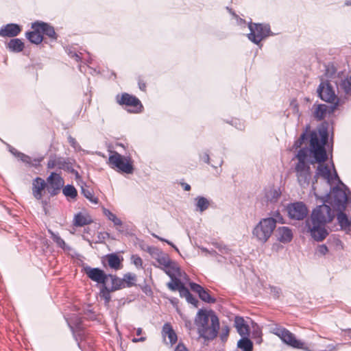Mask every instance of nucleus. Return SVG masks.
I'll return each mask as SVG.
<instances>
[{
	"instance_id": "dca6fc26",
	"label": "nucleus",
	"mask_w": 351,
	"mask_h": 351,
	"mask_svg": "<svg viewBox=\"0 0 351 351\" xmlns=\"http://www.w3.org/2000/svg\"><path fill=\"white\" fill-rule=\"evenodd\" d=\"M123 258L120 257L116 253L108 254L101 259V263L104 267H109L115 271L119 270L123 267Z\"/></svg>"
},
{
	"instance_id": "c85d7f7f",
	"label": "nucleus",
	"mask_w": 351,
	"mask_h": 351,
	"mask_svg": "<svg viewBox=\"0 0 351 351\" xmlns=\"http://www.w3.org/2000/svg\"><path fill=\"white\" fill-rule=\"evenodd\" d=\"M92 223L90 219H87L83 214L78 213L74 217L73 225L77 227H82Z\"/></svg>"
},
{
	"instance_id": "052dcab7",
	"label": "nucleus",
	"mask_w": 351,
	"mask_h": 351,
	"mask_svg": "<svg viewBox=\"0 0 351 351\" xmlns=\"http://www.w3.org/2000/svg\"><path fill=\"white\" fill-rule=\"evenodd\" d=\"M9 151L10 152V153L12 154H13L14 156L19 158L20 156V154H21L22 152L18 151L16 148L13 147H10Z\"/></svg>"
},
{
	"instance_id": "a211bd4d",
	"label": "nucleus",
	"mask_w": 351,
	"mask_h": 351,
	"mask_svg": "<svg viewBox=\"0 0 351 351\" xmlns=\"http://www.w3.org/2000/svg\"><path fill=\"white\" fill-rule=\"evenodd\" d=\"M190 287L191 290L198 294L199 298L207 303H214L216 299L211 296L209 291L205 289L202 286L195 282H191Z\"/></svg>"
},
{
	"instance_id": "f8f14e48",
	"label": "nucleus",
	"mask_w": 351,
	"mask_h": 351,
	"mask_svg": "<svg viewBox=\"0 0 351 351\" xmlns=\"http://www.w3.org/2000/svg\"><path fill=\"white\" fill-rule=\"evenodd\" d=\"M317 92L322 100L332 104L331 106L332 111L338 107L339 98L336 95L332 86L328 81H322L317 89Z\"/></svg>"
},
{
	"instance_id": "423d86ee",
	"label": "nucleus",
	"mask_w": 351,
	"mask_h": 351,
	"mask_svg": "<svg viewBox=\"0 0 351 351\" xmlns=\"http://www.w3.org/2000/svg\"><path fill=\"white\" fill-rule=\"evenodd\" d=\"M334 210H345L348 202L346 191L340 186L333 187L330 193H327L324 199Z\"/></svg>"
},
{
	"instance_id": "2f4dec72",
	"label": "nucleus",
	"mask_w": 351,
	"mask_h": 351,
	"mask_svg": "<svg viewBox=\"0 0 351 351\" xmlns=\"http://www.w3.org/2000/svg\"><path fill=\"white\" fill-rule=\"evenodd\" d=\"M328 106L325 104H319L314 112L315 117L321 121L324 119L326 115Z\"/></svg>"
},
{
	"instance_id": "bb28decb",
	"label": "nucleus",
	"mask_w": 351,
	"mask_h": 351,
	"mask_svg": "<svg viewBox=\"0 0 351 351\" xmlns=\"http://www.w3.org/2000/svg\"><path fill=\"white\" fill-rule=\"evenodd\" d=\"M62 193L68 200H75L77 197V191L72 184H66L62 187Z\"/></svg>"
},
{
	"instance_id": "c03bdc74",
	"label": "nucleus",
	"mask_w": 351,
	"mask_h": 351,
	"mask_svg": "<svg viewBox=\"0 0 351 351\" xmlns=\"http://www.w3.org/2000/svg\"><path fill=\"white\" fill-rule=\"evenodd\" d=\"M110 237V234L107 232H99L97 235V241H96L95 243H103L105 242V240Z\"/></svg>"
},
{
	"instance_id": "72a5a7b5",
	"label": "nucleus",
	"mask_w": 351,
	"mask_h": 351,
	"mask_svg": "<svg viewBox=\"0 0 351 351\" xmlns=\"http://www.w3.org/2000/svg\"><path fill=\"white\" fill-rule=\"evenodd\" d=\"M298 182L301 186L308 184L311 179V171H305L297 173Z\"/></svg>"
},
{
	"instance_id": "774afa93",
	"label": "nucleus",
	"mask_w": 351,
	"mask_h": 351,
	"mask_svg": "<svg viewBox=\"0 0 351 351\" xmlns=\"http://www.w3.org/2000/svg\"><path fill=\"white\" fill-rule=\"evenodd\" d=\"M85 314L90 315L91 319H93L95 317V313L93 310H88L86 312H85Z\"/></svg>"
},
{
	"instance_id": "aec40b11",
	"label": "nucleus",
	"mask_w": 351,
	"mask_h": 351,
	"mask_svg": "<svg viewBox=\"0 0 351 351\" xmlns=\"http://www.w3.org/2000/svg\"><path fill=\"white\" fill-rule=\"evenodd\" d=\"M47 189V183L45 180L36 177L32 182V195L38 200L42 199L43 191Z\"/></svg>"
},
{
	"instance_id": "a18cd8bd",
	"label": "nucleus",
	"mask_w": 351,
	"mask_h": 351,
	"mask_svg": "<svg viewBox=\"0 0 351 351\" xmlns=\"http://www.w3.org/2000/svg\"><path fill=\"white\" fill-rule=\"evenodd\" d=\"M270 293L273 295L275 299L280 298L281 294V289L278 287L269 286Z\"/></svg>"
},
{
	"instance_id": "6e6552de",
	"label": "nucleus",
	"mask_w": 351,
	"mask_h": 351,
	"mask_svg": "<svg viewBox=\"0 0 351 351\" xmlns=\"http://www.w3.org/2000/svg\"><path fill=\"white\" fill-rule=\"evenodd\" d=\"M75 163L74 160H71L69 158H64L62 156H58L56 154H51L49 156V160L47 164V169H53L57 167L58 169L64 170L68 173H70L75 176V178L80 177L77 171L74 169L73 164Z\"/></svg>"
},
{
	"instance_id": "f257e3e1",
	"label": "nucleus",
	"mask_w": 351,
	"mask_h": 351,
	"mask_svg": "<svg viewBox=\"0 0 351 351\" xmlns=\"http://www.w3.org/2000/svg\"><path fill=\"white\" fill-rule=\"evenodd\" d=\"M308 136H310V151L313 153L315 162L319 163L315 178L317 176H321L324 180H326L328 183H330L333 180L330 170L326 165L322 164L328 158L325 149V145L328 140L327 125L322 124L319 128L317 133L316 131H311L310 132V125H306L304 132L295 141L294 146L296 148L300 147L304 141L308 140Z\"/></svg>"
},
{
	"instance_id": "393cba45",
	"label": "nucleus",
	"mask_w": 351,
	"mask_h": 351,
	"mask_svg": "<svg viewBox=\"0 0 351 351\" xmlns=\"http://www.w3.org/2000/svg\"><path fill=\"white\" fill-rule=\"evenodd\" d=\"M166 274L171 278L172 281L168 283V287L171 291H178L184 284L180 278L175 276L170 271H166Z\"/></svg>"
},
{
	"instance_id": "f704fd0d",
	"label": "nucleus",
	"mask_w": 351,
	"mask_h": 351,
	"mask_svg": "<svg viewBox=\"0 0 351 351\" xmlns=\"http://www.w3.org/2000/svg\"><path fill=\"white\" fill-rule=\"evenodd\" d=\"M255 326H253V330L252 332V338L256 341V343L260 344L263 341L262 336V330L259 328V326L255 323Z\"/></svg>"
},
{
	"instance_id": "473e14b6",
	"label": "nucleus",
	"mask_w": 351,
	"mask_h": 351,
	"mask_svg": "<svg viewBox=\"0 0 351 351\" xmlns=\"http://www.w3.org/2000/svg\"><path fill=\"white\" fill-rule=\"evenodd\" d=\"M124 288L132 287L135 285L136 276L131 273H126L123 276Z\"/></svg>"
},
{
	"instance_id": "7c9ffc66",
	"label": "nucleus",
	"mask_w": 351,
	"mask_h": 351,
	"mask_svg": "<svg viewBox=\"0 0 351 351\" xmlns=\"http://www.w3.org/2000/svg\"><path fill=\"white\" fill-rule=\"evenodd\" d=\"M195 200L196 210L200 212L206 210L210 205L209 201L204 197L198 196L196 197Z\"/></svg>"
},
{
	"instance_id": "58836bf2",
	"label": "nucleus",
	"mask_w": 351,
	"mask_h": 351,
	"mask_svg": "<svg viewBox=\"0 0 351 351\" xmlns=\"http://www.w3.org/2000/svg\"><path fill=\"white\" fill-rule=\"evenodd\" d=\"M88 335H85L83 329H80L76 331L75 334V340L77 341V346L80 348H82V343L83 341H86V337Z\"/></svg>"
},
{
	"instance_id": "c9c22d12",
	"label": "nucleus",
	"mask_w": 351,
	"mask_h": 351,
	"mask_svg": "<svg viewBox=\"0 0 351 351\" xmlns=\"http://www.w3.org/2000/svg\"><path fill=\"white\" fill-rule=\"evenodd\" d=\"M339 87L346 94L351 95V75L342 80L339 84Z\"/></svg>"
},
{
	"instance_id": "412c9836",
	"label": "nucleus",
	"mask_w": 351,
	"mask_h": 351,
	"mask_svg": "<svg viewBox=\"0 0 351 351\" xmlns=\"http://www.w3.org/2000/svg\"><path fill=\"white\" fill-rule=\"evenodd\" d=\"M344 210H336L337 212V219L341 229L346 232H351V218L347 216Z\"/></svg>"
},
{
	"instance_id": "69168bd1",
	"label": "nucleus",
	"mask_w": 351,
	"mask_h": 351,
	"mask_svg": "<svg viewBox=\"0 0 351 351\" xmlns=\"http://www.w3.org/2000/svg\"><path fill=\"white\" fill-rule=\"evenodd\" d=\"M142 290L144 293L147 294L148 293H152V289L149 286L145 285L143 287H142Z\"/></svg>"
},
{
	"instance_id": "5701e85b",
	"label": "nucleus",
	"mask_w": 351,
	"mask_h": 351,
	"mask_svg": "<svg viewBox=\"0 0 351 351\" xmlns=\"http://www.w3.org/2000/svg\"><path fill=\"white\" fill-rule=\"evenodd\" d=\"M278 234V239L283 243H289L293 239L291 230L288 227H279L277 230Z\"/></svg>"
},
{
	"instance_id": "20e7f679",
	"label": "nucleus",
	"mask_w": 351,
	"mask_h": 351,
	"mask_svg": "<svg viewBox=\"0 0 351 351\" xmlns=\"http://www.w3.org/2000/svg\"><path fill=\"white\" fill-rule=\"evenodd\" d=\"M31 28L32 30L25 32V37L32 44L39 45L42 43L47 44V38L51 42L58 40V34L50 23L36 21L32 23Z\"/></svg>"
},
{
	"instance_id": "f03ea898",
	"label": "nucleus",
	"mask_w": 351,
	"mask_h": 351,
	"mask_svg": "<svg viewBox=\"0 0 351 351\" xmlns=\"http://www.w3.org/2000/svg\"><path fill=\"white\" fill-rule=\"evenodd\" d=\"M324 200L322 205L313 209L310 221L306 222V226L312 237L317 241H323L328 234L325 225L334 219L335 214L334 210Z\"/></svg>"
},
{
	"instance_id": "4d7b16f0",
	"label": "nucleus",
	"mask_w": 351,
	"mask_h": 351,
	"mask_svg": "<svg viewBox=\"0 0 351 351\" xmlns=\"http://www.w3.org/2000/svg\"><path fill=\"white\" fill-rule=\"evenodd\" d=\"M317 251L320 254L325 255L328 252V250L327 246L323 244L318 247Z\"/></svg>"
},
{
	"instance_id": "49530a36",
	"label": "nucleus",
	"mask_w": 351,
	"mask_h": 351,
	"mask_svg": "<svg viewBox=\"0 0 351 351\" xmlns=\"http://www.w3.org/2000/svg\"><path fill=\"white\" fill-rule=\"evenodd\" d=\"M131 260L137 267H142L143 260L138 254L132 255Z\"/></svg>"
},
{
	"instance_id": "603ef678",
	"label": "nucleus",
	"mask_w": 351,
	"mask_h": 351,
	"mask_svg": "<svg viewBox=\"0 0 351 351\" xmlns=\"http://www.w3.org/2000/svg\"><path fill=\"white\" fill-rule=\"evenodd\" d=\"M186 300L189 303L193 304L195 307L198 306V303H199L198 300L191 293H190L189 295L187 296Z\"/></svg>"
},
{
	"instance_id": "cd10ccee",
	"label": "nucleus",
	"mask_w": 351,
	"mask_h": 351,
	"mask_svg": "<svg viewBox=\"0 0 351 351\" xmlns=\"http://www.w3.org/2000/svg\"><path fill=\"white\" fill-rule=\"evenodd\" d=\"M281 192L279 189L271 188L265 193V198L267 202H276L280 197Z\"/></svg>"
},
{
	"instance_id": "e2e57ef3",
	"label": "nucleus",
	"mask_w": 351,
	"mask_h": 351,
	"mask_svg": "<svg viewBox=\"0 0 351 351\" xmlns=\"http://www.w3.org/2000/svg\"><path fill=\"white\" fill-rule=\"evenodd\" d=\"M180 184L182 186V188H183V189L184 191H189L191 189V186L189 184L186 183V182H180Z\"/></svg>"
},
{
	"instance_id": "f3484780",
	"label": "nucleus",
	"mask_w": 351,
	"mask_h": 351,
	"mask_svg": "<svg viewBox=\"0 0 351 351\" xmlns=\"http://www.w3.org/2000/svg\"><path fill=\"white\" fill-rule=\"evenodd\" d=\"M247 320H250L252 324L255 323L249 317L244 319L241 316H235L234 320V326L240 336H250V328Z\"/></svg>"
},
{
	"instance_id": "1a4fd4ad",
	"label": "nucleus",
	"mask_w": 351,
	"mask_h": 351,
	"mask_svg": "<svg viewBox=\"0 0 351 351\" xmlns=\"http://www.w3.org/2000/svg\"><path fill=\"white\" fill-rule=\"evenodd\" d=\"M110 279L111 285L108 286L107 283L103 288L99 289V297L104 300L105 305H108L111 301L110 293L118 290L124 289L123 278H119L116 274H108V279Z\"/></svg>"
},
{
	"instance_id": "2eb2a0df",
	"label": "nucleus",
	"mask_w": 351,
	"mask_h": 351,
	"mask_svg": "<svg viewBox=\"0 0 351 351\" xmlns=\"http://www.w3.org/2000/svg\"><path fill=\"white\" fill-rule=\"evenodd\" d=\"M289 217L295 220H302L308 214L306 206L302 202L291 203L287 206Z\"/></svg>"
},
{
	"instance_id": "de8ad7c7",
	"label": "nucleus",
	"mask_w": 351,
	"mask_h": 351,
	"mask_svg": "<svg viewBox=\"0 0 351 351\" xmlns=\"http://www.w3.org/2000/svg\"><path fill=\"white\" fill-rule=\"evenodd\" d=\"M165 271H170V272L174 274L175 272L179 271V267L177 266V264L176 262L173 261L172 260H171V263L169 265V266H165Z\"/></svg>"
},
{
	"instance_id": "c756f323",
	"label": "nucleus",
	"mask_w": 351,
	"mask_h": 351,
	"mask_svg": "<svg viewBox=\"0 0 351 351\" xmlns=\"http://www.w3.org/2000/svg\"><path fill=\"white\" fill-rule=\"evenodd\" d=\"M81 192L82 194L91 203L95 204H97L99 203V199L94 195L93 191L92 189H89L87 186H82Z\"/></svg>"
},
{
	"instance_id": "9d476101",
	"label": "nucleus",
	"mask_w": 351,
	"mask_h": 351,
	"mask_svg": "<svg viewBox=\"0 0 351 351\" xmlns=\"http://www.w3.org/2000/svg\"><path fill=\"white\" fill-rule=\"evenodd\" d=\"M108 161L112 168H117L120 172L127 174H132L134 172L133 161L130 156H123L114 151L109 156Z\"/></svg>"
},
{
	"instance_id": "338daca9",
	"label": "nucleus",
	"mask_w": 351,
	"mask_h": 351,
	"mask_svg": "<svg viewBox=\"0 0 351 351\" xmlns=\"http://www.w3.org/2000/svg\"><path fill=\"white\" fill-rule=\"evenodd\" d=\"M145 339H146L145 337H141L140 338H133L132 341L134 342V343L143 342V341H145Z\"/></svg>"
},
{
	"instance_id": "4468645a",
	"label": "nucleus",
	"mask_w": 351,
	"mask_h": 351,
	"mask_svg": "<svg viewBox=\"0 0 351 351\" xmlns=\"http://www.w3.org/2000/svg\"><path fill=\"white\" fill-rule=\"evenodd\" d=\"M83 270L88 278L101 285L100 288H103L107 282L108 274L105 273L103 269L86 266L84 267Z\"/></svg>"
},
{
	"instance_id": "bf43d9fd",
	"label": "nucleus",
	"mask_w": 351,
	"mask_h": 351,
	"mask_svg": "<svg viewBox=\"0 0 351 351\" xmlns=\"http://www.w3.org/2000/svg\"><path fill=\"white\" fill-rule=\"evenodd\" d=\"M200 160L205 163L210 164V156L207 152H204L201 155Z\"/></svg>"
},
{
	"instance_id": "13d9d810",
	"label": "nucleus",
	"mask_w": 351,
	"mask_h": 351,
	"mask_svg": "<svg viewBox=\"0 0 351 351\" xmlns=\"http://www.w3.org/2000/svg\"><path fill=\"white\" fill-rule=\"evenodd\" d=\"M174 351H189V350L182 342H179Z\"/></svg>"
},
{
	"instance_id": "9b49d317",
	"label": "nucleus",
	"mask_w": 351,
	"mask_h": 351,
	"mask_svg": "<svg viewBox=\"0 0 351 351\" xmlns=\"http://www.w3.org/2000/svg\"><path fill=\"white\" fill-rule=\"evenodd\" d=\"M117 102L121 106H126L129 108L127 111L130 113L138 114L143 111L144 107L140 99L133 95L128 93H123L116 96Z\"/></svg>"
},
{
	"instance_id": "0e129e2a",
	"label": "nucleus",
	"mask_w": 351,
	"mask_h": 351,
	"mask_svg": "<svg viewBox=\"0 0 351 351\" xmlns=\"http://www.w3.org/2000/svg\"><path fill=\"white\" fill-rule=\"evenodd\" d=\"M156 250H158V249L153 246H148L147 247V252H149L150 254H153Z\"/></svg>"
},
{
	"instance_id": "680f3d73",
	"label": "nucleus",
	"mask_w": 351,
	"mask_h": 351,
	"mask_svg": "<svg viewBox=\"0 0 351 351\" xmlns=\"http://www.w3.org/2000/svg\"><path fill=\"white\" fill-rule=\"evenodd\" d=\"M75 326L77 330L83 329L82 326V321L80 319H77V321L75 323Z\"/></svg>"
},
{
	"instance_id": "5fc2aeb1",
	"label": "nucleus",
	"mask_w": 351,
	"mask_h": 351,
	"mask_svg": "<svg viewBox=\"0 0 351 351\" xmlns=\"http://www.w3.org/2000/svg\"><path fill=\"white\" fill-rule=\"evenodd\" d=\"M152 236L156 239H158L159 241H163V242H166L167 243H168L169 245H171L172 247H173L175 249L176 251H177L178 252H179V250L178 249V247L171 241L165 239H163V238H161L157 235H156L155 234H152Z\"/></svg>"
},
{
	"instance_id": "09e8293b",
	"label": "nucleus",
	"mask_w": 351,
	"mask_h": 351,
	"mask_svg": "<svg viewBox=\"0 0 351 351\" xmlns=\"http://www.w3.org/2000/svg\"><path fill=\"white\" fill-rule=\"evenodd\" d=\"M178 291L180 297L185 298H186L191 293L189 289L184 285L178 290Z\"/></svg>"
},
{
	"instance_id": "ea45409f",
	"label": "nucleus",
	"mask_w": 351,
	"mask_h": 351,
	"mask_svg": "<svg viewBox=\"0 0 351 351\" xmlns=\"http://www.w3.org/2000/svg\"><path fill=\"white\" fill-rule=\"evenodd\" d=\"M309 170L310 167L308 164L306 163L305 161L298 160V162L297 163L295 167L296 173Z\"/></svg>"
},
{
	"instance_id": "4be33fe9",
	"label": "nucleus",
	"mask_w": 351,
	"mask_h": 351,
	"mask_svg": "<svg viewBox=\"0 0 351 351\" xmlns=\"http://www.w3.org/2000/svg\"><path fill=\"white\" fill-rule=\"evenodd\" d=\"M6 48L10 52L19 53L24 49L25 44L21 39L14 38L6 44Z\"/></svg>"
},
{
	"instance_id": "864d4df0",
	"label": "nucleus",
	"mask_w": 351,
	"mask_h": 351,
	"mask_svg": "<svg viewBox=\"0 0 351 351\" xmlns=\"http://www.w3.org/2000/svg\"><path fill=\"white\" fill-rule=\"evenodd\" d=\"M229 328L228 326H225L221 331V341H225L227 339V337L229 334Z\"/></svg>"
},
{
	"instance_id": "ddd939ff",
	"label": "nucleus",
	"mask_w": 351,
	"mask_h": 351,
	"mask_svg": "<svg viewBox=\"0 0 351 351\" xmlns=\"http://www.w3.org/2000/svg\"><path fill=\"white\" fill-rule=\"evenodd\" d=\"M47 191L51 197L58 195L64 186V180L60 174L51 172L47 178Z\"/></svg>"
},
{
	"instance_id": "37998d69",
	"label": "nucleus",
	"mask_w": 351,
	"mask_h": 351,
	"mask_svg": "<svg viewBox=\"0 0 351 351\" xmlns=\"http://www.w3.org/2000/svg\"><path fill=\"white\" fill-rule=\"evenodd\" d=\"M157 261L160 265H163L164 267L169 266V265L171 263V259L169 258L168 255H164V256L159 257L157 259Z\"/></svg>"
},
{
	"instance_id": "4c0bfd02",
	"label": "nucleus",
	"mask_w": 351,
	"mask_h": 351,
	"mask_svg": "<svg viewBox=\"0 0 351 351\" xmlns=\"http://www.w3.org/2000/svg\"><path fill=\"white\" fill-rule=\"evenodd\" d=\"M20 160L25 163V164H27L29 165V166H33V167H37L39 164H40V160H38V159H34V162H32V160L30 156L23 154V153H21L20 154V156L19 158Z\"/></svg>"
},
{
	"instance_id": "0eeeda50",
	"label": "nucleus",
	"mask_w": 351,
	"mask_h": 351,
	"mask_svg": "<svg viewBox=\"0 0 351 351\" xmlns=\"http://www.w3.org/2000/svg\"><path fill=\"white\" fill-rule=\"evenodd\" d=\"M248 27L250 32L247 36V38L256 45H259L263 39L273 35L269 24L250 22Z\"/></svg>"
},
{
	"instance_id": "79ce46f5",
	"label": "nucleus",
	"mask_w": 351,
	"mask_h": 351,
	"mask_svg": "<svg viewBox=\"0 0 351 351\" xmlns=\"http://www.w3.org/2000/svg\"><path fill=\"white\" fill-rule=\"evenodd\" d=\"M309 149L308 148H302L299 150L297 157L298 160L305 161L307 158Z\"/></svg>"
},
{
	"instance_id": "3c124183",
	"label": "nucleus",
	"mask_w": 351,
	"mask_h": 351,
	"mask_svg": "<svg viewBox=\"0 0 351 351\" xmlns=\"http://www.w3.org/2000/svg\"><path fill=\"white\" fill-rule=\"evenodd\" d=\"M67 139H68V142H69V145L72 147H73L75 149L80 147L78 143L77 142L76 139L74 137L69 135L68 136Z\"/></svg>"
},
{
	"instance_id": "8fccbe9b",
	"label": "nucleus",
	"mask_w": 351,
	"mask_h": 351,
	"mask_svg": "<svg viewBox=\"0 0 351 351\" xmlns=\"http://www.w3.org/2000/svg\"><path fill=\"white\" fill-rule=\"evenodd\" d=\"M86 345H87V346L88 347V348L90 350H93V347H94V345H95V341L90 339L88 335L86 337V341H83V343H82V348L83 347H85Z\"/></svg>"
},
{
	"instance_id": "a878e982",
	"label": "nucleus",
	"mask_w": 351,
	"mask_h": 351,
	"mask_svg": "<svg viewBox=\"0 0 351 351\" xmlns=\"http://www.w3.org/2000/svg\"><path fill=\"white\" fill-rule=\"evenodd\" d=\"M242 338L237 342V347L243 351H252L253 343L249 336H241Z\"/></svg>"
},
{
	"instance_id": "e433bc0d",
	"label": "nucleus",
	"mask_w": 351,
	"mask_h": 351,
	"mask_svg": "<svg viewBox=\"0 0 351 351\" xmlns=\"http://www.w3.org/2000/svg\"><path fill=\"white\" fill-rule=\"evenodd\" d=\"M104 213L110 221H112L114 226H121L122 221L114 213L107 208H104Z\"/></svg>"
},
{
	"instance_id": "6e6d98bb",
	"label": "nucleus",
	"mask_w": 351,
	"mask_h": 351,
	"mask_svg": "<svg viewBox=\"0 0 351 351\" xmlns=\"http://www.w3.org/2000/svg\"><path fill=\"white\" fill-rule=\"evenodd\" d=\"M138 85L140 90L142 91L146 90V82L141 77H138Z\"/></svg>"
},
{
	"instance_id": "7ed1b4c3",
	"label": "nucleus",
	"mask_w": 351,
	"mask_h": 351,
	"mask_svg": "<svg viewBox=\"0 0 351 351\" xmlns=\"http://www.w3.org/2000/svg\"><path fill=\"white\" fill-rule=\"evenodd\" d=\"M200 337L206 340H213L217 335L219 321L217 315L212 310L200 309L195 319Z\"/></svg>"
},
{
	"instance_id": "39448f33",
	"label": "nucleus",
	"mask_w": 351,
	"mask_h": 351,
	"mask_svg": "<svg viewBox=\"0 0 351 351\" xmlns=\"http://www.w3.org/2000/svg\"><path fill=\"white\" fill-rule=\"evenodd\" d=\"M276 227V220L273 217L262 219L252 230L253 236L262 243H266Z\"/></svg>"
},
{
	"instance_id": "a19ab883",
	"label": "nucleus",
	"mask_w": 351,
	"mask_h": 351,
	"mask_svg": "<svg viewBox=\"0 0 351 351\" xmlns=\"http://www.w3.org/2000/svg\"><path fill=\"white\" fill-rule=\"evenodd\" d=\"M52 239L53 241L61 248L64 249L66 245L64 241L58 234H55L52 233Z\"/></svg>"
},
{
	"instance_id": "6ab92c4d",
	"label": "nucleus",
	"mask_w": 351,
	"mask_h": 351,
	"mask_svg": "<svg viewBox=\"0 0 351 351\" xmlns=\"http://www.w3.org/2000/svg\"><path fill=\"white\" fill-rule=\"evenodd\" d=\"M22 31V26L16 23H8L0 29V36L14 38Z\"/></svg>"
},
{
	"instance_id": "b1692460",
	"label": "nucleus",
	"mask_w": 351,
	"mask_h": 351,
	"mask_svg": "<svg viewBox=\"0 0 351 351\" xmlns=\"http://www.w3.org/2000/svg\"><path fill=\"white\" fill-rule=\"evenodd\" d=\"M163 335H167L171 345L175 344L178 341V336L173 329L170 323H165L162 326Z\"/></svg>"
}]
</instances>
